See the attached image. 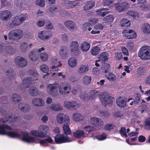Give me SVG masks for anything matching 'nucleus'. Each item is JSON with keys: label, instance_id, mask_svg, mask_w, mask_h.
Listing matches in <instances>:
<instances>
[{"label": "nucleus", "instance_id": "obj_38", "mask_svg": "<svg viewBox=\"0 0 150 150\" xmlns=\"http://www.w3.org/2000/svg\"><path fill=\"white\" fill-rule=\"evenodd\" d=\"M68 64L71 67H75L77 64L76 60L74 58H70L68 60Z\"/></svg>", "mask_w": 150, "mask_h": 150}, {"label": "nucleus", "instance_id": "obj_62", "mask_svg": "<svg viewBox=\"0 0 150 150\" xmlns=\"http://www.w3.org/2000/svg\"><path fill=\"white\" fill-rule=\"evenodd\" d=\"M145 71L144 68L142 67H140L137 70L138 73L140 75H143V74L145 73Z\"/></svg>", "mask_w": 150, "mask_h": 150}, {"label": "nucleus", "instance_id": "obj_30", "mask_svg": "<svg viewBox=\"0 0 150 150\" xmlns=\"http://www.w3.org/2000/svg\"><path fill=\"white\" fill-rule=\"evenodd\" d=\"M73 120L76 122L82 121L83 119V116L79 113H76L73 114Z\"/></svg>", "mask_w": 150, "mask_h": 150}, {"label": "nucleus", "instance_id": "obj_24", "mask_svg": "<svg viewBox=\"0 0 150 150\" xmlns=\"http://www.w3.org/2000/svg\"><path fill=\"white\" fill-rule=\"evenodd\" d=\"M74 136L76 138H79L81 137L84 138V132L82 130H77L73 133Z\"/></svg>", "mask_w": 150, "mask_h": 150}, {"label": "nucleus", "instance_id": "obj_51", "mask_svg": "<svg viewBox=\"0 0 150 150\" xmlns=\"http://www.w3.org/2000/svg\"><path fill=\"white\" fill-rule=\"evenodd\" d=\"M107 138L106 134L103 133L100 135H97L96 136V138L99 141H102L105 139Z\"/></svg>", "mask_w": 150, "mask_h": 150}, {"label": "nucleus", "instance_id": "obj_12", "mask_svg": "<svg viewBox=\"0 0 150 150\" xmlns=\"http://www.w3.org/2000/svg\"><path fill=\"white\" fill-rule=\"evenodd\" d=\"M11 17V13L7 10L0 11V18L3 21H7L10 19Z\"/></svg>", "mask_w": 150, "mask_h": 150}, {"label": "nucleus", "instance_id": "obj_6", "mask_svg": "<svg viewBox=\"0 0 150 150\" xmlns=\"http://www.w3.org/2000/svg\"><path fill=\"white\" fill-rule=\"evenodd\" d=\"M55 142L57 144H61L66 142H69V139L68 136L64 137L61 134H57L54 137Z\"/></svg>", "mask_w": 150, "mask_h": 150}, {"label": "nucleus", "instance_id": "obj_22", "mask_svg": "<svg viewBox=\"0 0 150 150\" xmlns=\"http://www.w3.org/2000/svg\"><path fill=\"white\" fill-rule=\"evenodd\" d=\"M18 109L23 112H28L30 110L29 105L27 104L20 103L18 105Z\"/></svg>", "mask_w": 150, "mask_h": 150}, {"label": "nucleus", "instance_id": "obj_58", "mask_svg": "<svg viewBox=\"0 0 150 150\" xmlns=\"http://www.w3.org/2000/svg\"><path fill=\"white\" fill-rule=\"evenodd\" d=\"M119 131L122 136H123L126 137H127V135L126 132V129L125 127H121Z\"/></svg>", "mask_w": 150, "mask_h": 150}, {"label": "nucleus", "instance_id": "obj_26", "mask_svg": "<svg viewBox=\"0 0 150 150\" xmlns=\"http://www.w3.org/2000/svg\"><path fill=\"white\" fill-rule=\"evenodd\" d=\"M18 17L14 18L12 21L9 24L8 26L10 28H13L16 26L20 24V23L18 20Z\"/></svg>", "mask_w": 150, "mask_h": 150}, {"label": "nucleus", "instance_id": "obj_48", "mask_svg": "<svg viewBox=\"0 0 150 150\" xmlns=\"http://www.w3.org/2000/svg\"><path fill=\"white\" fill-rule=\"evenodd\" d=\"M83 81L85 84H88L91 81V77L90 76H85L83 78Z\"/></svg>", "mask_w": 150, "mask_h": 150}, {"label": "nucleus", "instance_id": "obj_44", "mask_svg": "<svg viewBox=\"0 0 150 150\" xmlns=\"http://www.w3.org/2000/svg\"><path fill=\"white\" fill-rule=\"evenodd\" d=\"M83 28L85 31H86L88 30L90 31L91 30L92 24L89 22L85 23L83 25Z\"/></svg>", "mask_w": 150, "mask_h": 150}, {"label": "nucleus", "instance_id": "obj_11", "mask_svg": "<svg viewBox=\"0 0 150 150\" xmlns=\"http://www.w3.org/2000/svg\"><path fill=\"white\" fill-rule=\"evenodd\" d=\"M52 35V33L50 31H41L38 34L39 38L41 39L45 40L51 38Z\"/></svg>", "mask_w": 150, "mask_h": 150}, {"label": "nucleus", "instance_id": "obj_8", "mask_svg": "<svg viewBox=\"0 0 150 150\" xmlns=\"http://www.w3.org/2000/svg\"><path fill=\"white\" fill-rule=\"evenodd\" d=\"M71 90V86L68 83H66L65 84L62 83L60 84L59 88V92L60 93L62 94L65 93L68 94Z\"/></svg>", "mask_w": 150, "mask_h": 150}, {"label": "nucleus", "instance_id": "obj_46", "mask_svg": "<svg viewBox=\"0 0 150 150\" xmlns=\"http://www.w3.org/2000/svg\"><path fill=\"white\" fill-rule=\"evenodd\" d=\"M54 111H58L62 110V108L61 106L59 104H52L50 107Z\"/></svg>", "mask_w": 150, "mask_h": 150}, {"label": "nucleus", "instance_id": "obj_14", "mask_svg": "<svg viewBox=\"0 0 150 150\" xmlns=\"http://www.w3.org/2000/svg\"><path fill=\"white\" fill-rule=\"evenodd\" d=\"M39 131L40 132L42 138H44L46 137L48 131L49 130L48 127L45 125H40L38 128Z\"/></svg>", "mask_w": 150, "mask_h": 150}, {"label": "nucleus", "instance_id": "obj_13", "mask_svg": "<svg viewBox=\"0 0 150 150\" xmlns=\"http://www.w3.org/2000/svg\"><path fill=\"white\" fill-rule=\"evenodd\" d=\"M78 104L75 101L72 102H65L64 107L68 109L75 110L78 107Z\"/></svg>", "mask_w": 150, "mask_h": 150}, {"label": "nucleus", "instance_id": "obj_31", "mask_svg": "<svg viewBox=\"0 0 150 150\" xmlns=\"http://www.w3.org/2000/svg\"><path fill=\"white\" fill-rule=\"evenodd\" d=\"M101 69L103 72L107 73L111 69V66L109 64L106 63L102 65Z\"/></svg>", "mask_w": 150, "mask_h": 150}, {"label": "nucleus", "instance_id": "obj_64", "mask_svg": "<svg viewBox=\"0 0 150 150\" xmlns=\"http://www.w3.org/2000/svg\"><path fill=\"white\" fill-rule=\"evenodd\" d=\"M29 73L30 75L36 77H37L38 75L36 71H35L33 70H29Z\"/></svg>", "mask_w": 150, "mask_h": 150}, {"label": "nucleus", "instance_id": "obj_16", "mask_svg": "<svg viewBox=\"0 0 150 150\" xmlns=\"http://www.w3.org/2000/svg\"><path fill=\"white\" fill-rule=\"evenodd\" d=\"M79 44L76 41H73L71 46V52H74L76 55H79Z\"/></svg>", "mask_w": 150, "mask_h": 150}, {"label": "nucleus", "instance_id": "obj_28", "mask_svg": "<svg viewBox=\"0 0 150 150\" xmlns=\"http://www.w3.org/2000/svg\"><path fill=\"white\" fill-rule=\"evenodd\" d=\"M32 102L33 105L36 106H42L43 105V102L40 98H37L33 99Z\"/></svg>", "mask_w": 150, "mask_h": 150}, {"label": "nucleus", "instance_id": "obj_17", "mask_svg": "<svg viewBox=\"0 0 150 150\" xmlns=\"http://www.w3.org/2000/svg\"><path fill=\"white\" fill-rule=\"evenodd\" d=\"M90 122L96 126L100 127L103 125V123L100 119L95 117H92L90 119Z\"/></svg>", "mask_w": 150, "mask_h": 150}, {"label": "nucleus", "instance_id": "obj_50", "mask_svg": "<svg viewBox=\"0 0 150 150\" xmlns=\"http://www.w3.org/2000/svg\"><path fill=\"white\" fill-rule=\"evenodd\" d=\"M83 129L86 132H87L88 134L93 132L95 129V128L91 126H86L83 128Z\"/></svg>", "mask_w": 150, "mask_h": 150}, {"label": "nucleus", "instance_id": "obj_2", "mask_svg": "<svg viewBox=\"0 0 150 150\" xmlns=\"http://www.w3.org/2000/svg\"><path fill=\"white\" fill-rule=\"evenodd\" d=\"M148 47L147 46H144L140 49L138 55L141 59L147 60L150 59V50L148 49Z\"/></svg>", "mask_w": 150, "mask_h": 150}, {"label": "nucleus", "instance_id": "obj_25", "mask_svg": "<svg viewBox=\"0 0 150 150\" xmlns=\"http://www.w3.org/2000/svg\"><path fill=\"white\" fill-rule=\"evenodd\" d=\"M29 57L30 59L34 61L37 60L39 57L38 54L34 50L31 51L29 53Z\"/></svg>", "mask_w": 150, "mask_h": 150}, {"label": "nucleus", "instance_id": "obj_57", "mask_svg": "<svg viewBox=\"0 0 150 150\" xmlns=\"http://www.w3.org/2000/svg\"><path fill=\"white\" fill-rule=\"evenodd\" d=\"M36 4L37 5L41 7H44L45 4V1L44 0H37L35 2Z\"/></svg>", "mask_w": 150, "mask_h": 150}, {"label": "nucleus", "instance_id": "obj_53", "mask_svg": "<svg viewBox=\"0 0 150 150\" xmlns=\"http://www.w3.org/2000/svg\"><path fill=\"white\" fill-rule=\"evenodd\" d=\"M67 6L71 8H73L77 6L78 4L75 1H69L67 2Z\"/></svg>", "mask_w": 150, "mask_h": 150}, {"label": "nucleus", "instance_id": "obj_59", "mask_svg": "<svg viewBox=\"0 0 150 150\" xmlns=\"http://www.w3.org/2000/svg\"><path fill=\"white\" fill-rule=\"evenodd\" d=\"M126 14L134 18L136 17L137 15V13L133 11H129Z\"/></svg>", "mask_w": 150, "mask_h": 150}, {"label": "nucleus", "instance_id": "obj_9", "mask_svg": "<svg viewBox=\"0 0 150 150\" xmlns=\"http://www.w3.org/2000/svg\"><path fill=\"white\" fill-rule=\"evenodd\" d=\"M16 64L19 67H24L27 64V62L25 59L20 56H17L15 59Z\"/></svg>", "mask_w": 150, "mask_h": 150}, {"label": "nucleus", "instance_id": "obj_54", "mask_svg": "<svg viewBox=\"0 0 150 150\" xmlns=\"http://www.w3.org/2000/svg\"><path fill=\"white\" fill-rule=\"evenodd\" d=\"M41 59L42 61H47L48 58V55L46 53L42 52L40 54Z\"/></svg>", "mask_w": 150, "mask_h": 150}, {"label": "nucleus", "instance_id": "obj_42", "mask_svg": "<svg viewBox=\"0 0 150 150\" xmlns=\"http://www.w3.org/2000/svg\"><path fill=\"white\" fill-rule=\"evenodd\" d=\"M68 124H66V125H64L63 127V129L64 133L66 135H69L71 133V131L68 125Z\"/></svg>", "mask_w": 150, "mask_h": 150}, {"label": "nucleus", "instance_id": "obj_33", "mask_svg": "<svg viewBox=\"0 0 150 150\" xmlns=\"http://www.w3.org/2000/svg\"><path fill=\"white\" fill-rule=\"evenodd\" d=\"M142 29L143 32L145 33H150V25L149 24L144 23L142 27Z\"/></svg>", "mask_w": 150, "mask_h": 150}, {"label": "nucleus", "instance_id": "obj_21", "mask_svg": "<svg viewBox=\"0 0 150 150\" xmlns=\"http://www.w3.org/2000/svg\"><path fill=\"white\" fill-rule=\"evenodd\" d=\"M6 74L8 78L10 80L14 79L16 76V73L13 69H9L7 70Z\"/></svg>", "mask_w": 150, "mask_h": 150}, {"label": "nucleus", "instance_id": "obj_32", "mask_svg": "<svg viewBox=\"0 0 150 150\" xmlns=\"http://www.w3.org/2000/svg\"><path fill=\"white\" fill-rule=\"evenodd\" d=\"M60 55L63 58H65L67 57V48L66 47L63 46L61 48L59 51Z\"/></svg>", "mask_w": 150, "mask_h": 150}, {"label": "nucleus", "instance_id": "obj_40", "mask_svg": "<svg viewBox=\"0 0 150 150\" xmlns=\"http://www.w3.org/2000/svg\"><path fill=\"white\" fill-rule=\"evenodd\" d=\"M6 52L9 55L12 54L15 52V50L11 46H6L5 48Z\"/></svg>", "mask_w": 150, "mask_h": 150}, {"label": "nucleus", "instance_id": "obj_49", "mask_svg": "<svg viewBox=\"0 0 150 150\" xmlns=\"http://www.w3.org/2000/svg\"><path fill=\"white\" fill-rule=\"evenodd\" d=\"M144 127L146 129L150 131V118L146 119L144 123Z\"/></svg>", "mask_w": 150, "mask_h": 150}, {"label": "nucleus", "instance_id": "obj_47", "mask_svg": "<svg viewBox=\"0 0 150 150\" xmlns=\"http://www.w3.org/2000/svg\"><path fill=\"white\" fill-rule=\"evenodd\" d=\"M100 50L99 47L98 46H95L93 47L91 50V53L94 55H96L99 52Z\"/></svg>", "mask_w": 150, "mask_h": 150}, {"label": "nucleus", "instance_id": "obj_55", "mask_svg": "<svg viewBox=\"0 0 150 150\" xmlns=\"http://www.w3.org/2000/svg\"><path fill=\"white\" fill-rule=\"evenodd\" d=\"M30 134L34 136L42 138L40 132L35 130H32L30 131Z\"/></svg>", "mask_w": 150, "mask_h": 150}, {"label": "nucleus", "instance_id": "obj_27", "mask_svg": "<svg viewBox=\"0 0 150 150\" xmlns=\"http://www.w3.org/2000/svg\"><path fill=\"white\" fill-rule=\"evenodd\" d=\"M95 5V3L93 1H89L86 2L84 6V10H88L92 8Z\"/></svg>", "mask_w": 150, "mask_h": 150}, {"label": "nucleus", "instance_id": "obj_37", "mask_svg": "<svg viewBox=\"0 0 150 150\" xmlns=\"http://www.w3.org/2000/svg\"><path fill=\"white\" fill-rule=\"evenodd\" d=\"M40 69L43 72L47 73V74L44 75L43 78H45V77L47 76L48 74L47 72L49 70V68L48 66L46 64H43L41 65L40 67Z\"/></svg>", "mask_w": 150, "mask_h": 150}, {"label": "nucleus", "instance_id": "obj_15", "mask_svg": "<svg viewBox=\"0 0 150 150\" xmlns=\"http://www.w3.org/2000/svg\"><path fill=\"white\" fill-rule=\"evenodd\" d=\"M115 6L117 11L119 12H121L125 10L128 8V4L125 3L116 4Z\"/></svg>", "mask_w": 150, "mask_h": 150}, {"label": "nucleus", "instance_id": "obj_39", "mask_svg": "<svg viewBox=\"0 0 150 150\" xmlns=\"http://www.w3.org/2000/svg\"><path fill=\"white\" fill-rule=\"evenodd\" d=\"M30 95L32 96H36L38 94V90L34 87H31L29 90Z\"/></svg>", "mask_w": 150, "mask_h": 150}, {"label": "nucleus", "instance_id": "obj_35", "mask_svg": "<svg viewBox=\"0 0 150 150\" xmlns=\"http://www.w3.org/2000/svg\"><path fill=\"white\" fill-rule=\"evenodd\" d=\"M11 99L13 102L16 103L20 102L21 98L19 95L15 93L12 95Z\"/></svg>", "mask_w": 150, "mask_h": 150}, {"label": "nucleus", "instance_id": "obj_56", "mask_svg": "<svg viewBox=\"0 0 150 150\" xmlns=\"http://www.w3.org/2000/svg\"><path fill=\"white\" fill-rule=\"evenodd\" d=\"M141 98V95L140 94L137 93L134 99V103L136 104H138Z\"/></svg>", "mask_w": 150, "mask_h": 150}, {"label": "nucleus", "instance_id": "obj_29", "mask_svg": "<svg viewBox=\"0 0 150 150\" xmlns=\"http://www.w3.org/2000/svg\"><path fill=\"white\" fill-rule=\"evenodd\" d=\"M109 58V55L108 53L106 52H104L101 53L99 58V59H100V61L105 62L107 61Z\"/></svg>", "mask_w": 150, "mask_h": 150}, {"label": "nucleus", "instance_id": "obj_10", "mask_svg": "<svg viewBox=\"0 0 150 150\" xmlns=\"http://www.w3.org/2000/svg\"><path fill=\"white\" fill-rule=\"evenodd\" d=\"M122 33L123 35L125 34L124 35L128 39L136 38L137 37L136 33L132 30H124L122 31Z\"/></svg>", "mask_w": 150, "mask_h": 150}, {"label": "nucleus", "instance_id": "obj_1", "mask_svg": "<svg viewBox=\"0 0 150 150\" xmlns=\"http://www.w3.org/2000/svg\"><path fill=\"white\" fill-rule=\"evenodd\" d=\"M12 128L7 125L2 124L0 125V134L7 135L8 137L12 138H21L22 137L21 140L24 142L28 143H36V141L35 138L29 136V134L26 132H22L21 134L18 133L13 131L6 132L5 129L12 130Z\"/></svg>", "mask_w": 150, "mask_h": 150}, {"label": "nucleus", "instance_id": "obj_43", "mask_svg": "<svg viewBox=\"0 0 150 150\" xmlns=\"http://www.w3.org/2000/svg\"><path fill=\"white\" fill-rule=\"evenodd\" d=\"M110 81H114L116 80V76L113 73L109 72L108 75L105 76Z\"/></svg>", "mask_w": 150, "mask_h": 150}, {"label": "nucleus", "instance_id": "obj_41", "mask_svg": "<svg viewBox=\"0 0 150 150\" xmlns=\"http://www.w3.org/2000/svg\"><path fill=\"white\" fill-rule=\"evenodd\" d=\"M98 91L96 90H93L90 92V95H89V98L91 99H93L98 96Z\"/></svg>", "mask_w": 150, "mask_h": 150}, {"label": "nucleus", "instance_id": "obj_45", "mask_svg": "<svg viewBox=\"0 0 150 150\" xmlns=\"http://www.w3.org/2000/svg\"><path fill=\"white\" fill-rule=\"evenodd\" d=\"M130 25V22L127 19L124 18L121 22V25L122 27H128Z\"/></svg>", "mask_w": 150, "mask_h": 150}, {"label": "nucleus", "instance_id": "obj_34", "mask_svg": "<svg viewBox=\"0 0 150 150\" xmlns=\"http://www.w3.org/2000/svg\"><path fill=\"white\" fill-rule=\"evenodd\" d=\"M114 18L112 15H109L105 17L103 19L105 23L106 24L111 23L114 20Z\"/></svg>", "mask_w": 150, "mask_h": 150}, {"label": "nucleus", "instance_id": "obj_23", "mask_svg": "<svg viewBox=\"0 0 150 150\" xmlns=\"http://www.w3.org/2000/svg\"><path fill=\"white\" fill-rule=\"evenodd\" d=\"M64 24L65 26L70 30L74 29L76 27V23L72 21H67Z\"/></svg>", "mask_w": 150, "mask_h": 150}, {"label": "nucleus", "instance_id": "obj_5", "mask_svg": "<svg viewBox=\"0 0 150 150\" xmlns=\"http://www.w3.org/2000/svg\"><path fill=\"white\" fill-rule=\"evenodd\" d=\"M59 87V84L57 83L53 84H49L47 86V90L48 93L52 96L56 95L57 89Z\"/></svg>", "mask_w": 150, "mask_h": 150}, {"label": "nucleus", "instance_id": "obj_60", "mask_svg": "<svg viewBox=\"0 0 150 150\" xmlns=\"http://www.w3.org/2000/svg\"><path fill=\"white\" fill-rule=\"evenodd\" d=\"M114 125L113 124H108L105 126L104 128L105 130L110 131L113 129Z\"/></svg>", "mask_w": 150, "mask_h": 150}, {"label": "nucleus", "instance_id": "obj_18", "mask_svg": "<svg viewBox=\"0 0 150 150\" xmlns=\"http://www.w3.org/2000/svg\"><path fill=\"white\" fill-rule=\"evenodd\" d=\"M127 99L124 97H119L116 100L117 105L121 108L124 107L126 105V102Z\"/></svg>", "mask_w": 150, "mask_h": 150}, {"label": "nucleus", "instance_id": "obj_36", "mask_svg": "<svg viewBox=\"0 0 150 150\" xmlns=\"http://www.w3.org/2000/svg\"><path fill=\"white\" fill-rule=\"evenodd\" d=\"M90 47V45L89 43H88L86 42H84L82 43L81 49L82 51L87 52L89 50Z\"/></svg>", "mask_w": 150, "mask_h": 150}, {"label": "nucleus", "instance_id": "obj_7", "mask_svg": "<svg viewBox=\"0 0 150 150\" xmlns=\"http://www.w3.org/2000/svg\"><path fill=\"white\" fill-rule=\"evenodd\" d=\"M57 120L58 123L60 124H62L64 122L67 124H69L70 121L69 117L63 113L58 114L57 116Z\"/></svg>", "mask_w": 150, "mask_h": 150}, {"label": "nucleus", "instance_id": "obj_52", "mask_svg": "<svg viewBox=\"0 0 150 150\" xmlns=\"http://www.w3.org/2000/svg\"><path fill=\"white\" fill-rule=\"evenodd\" d=\"M21 18H20L19 16H16V17H18L17 18H18V20L19 22L20 23V24L23 21H24L27 17V16L26 14H21Z\"/></svg>", "mask_w": 150, "mask_h": 150}, {"label": "nucleus", "instance_id": "obj_63", "mask_svg": "<svg viewBox=\"0 0 150 150\" xmlns=\"http://www.w3.org/2000/svg\"><path fill=\"white\" fill-rule=\"evenodd\" d=\"M108 9L104 8H101L100 9L97 10L96 11V12L97 13V14L99 16H100L102 11H104L108 10Z\"/></svg>", "mask_w": 150, "mask_h": 150}, {"label": "nucleus", "instance_id": "obj_61", "mask_svg": "<svg viewBox=\"0 0 150 150\" xmlns=\"http://www.w3.org/2000/svg\"><path fill=\"white\" fill-rule=\"evenodd\" d=\"M27 47V44L25 42H24L21 44V48L23 51L26 50L28 48Z\"/></svg>", "mask_w": 150, "mask_h": 150}, {"label": "nucleus", "instance_id": "obj_20", "mask_svg": "<svg viewBox=\"0 0 150 150\" xmlns=\"http://www.w3.org/2000/svg\"><path fill=\"white\" fill-rule=\"evenodd\" d=\"M89 67L87 64L82 65L79 69L78 72L80 74H86L89 70Z\"/></svg>", "mask_w": 150, "mask_h": 150}, {"label": "nucleus", "instance_id": "obj_3", "mask_svg": "<svg viewBox=\"0 0 150 150\" xmlns=\"http://www.w3.org/2000/svg\"><path fill=\"white\" fill-rule=\"evenodd\" d=\"M23 35V31L20 29L12 30L8 33V38L10 40H16L20 39Z\"/></svg>", "mask_w": 150, "mask_h": 150}, {"label": "nucleus", "instance_id": "obj_4", "mask_svg": "<svg viewBox=\"0 0 150 150\" xmlns=\"http://www.w3.org/2000/svg\"><path fill=\"white\" fill-rule=\"evenodd\" d=\"M99 96L102 104L104 106L107 104H112L114 98L109 96L108 93L106 92L100 93Z\"/></svg>", "mask_w": 150, "mask_h": 150}, {"label": "nucleus", "instance_id": "obj_19", "mask_svg": "<svg viewBox=\"0 0 150 150\" xmlns=\"http://www.w3.org/2000/svg\"><path fill=\"white\" fill-rule=\"evenodd\" d=\"M34 80L31 77H29L25 78L23 80V85L25 88L30 87V86L33 83Z\"/></svg>", "mask_w": 150, "mask_h": 150}]
</instances>
